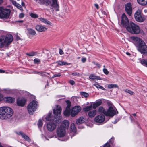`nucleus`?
I'll return each instance as SVG.
<instances>
[{
	"label": "nucleus",
	"mask_w": 147,
	"mask_h": 147,
	"mask_svg": "<svg viewBox=\"0 0 147 147\" xmlns=\"http://www.w3.org/2000/svg\"><path fill=\"white\" fill-rule=\"evenodd\" d=\"M131 38L135 42L138 50L144 55H147V46L144 41L137 37H133Z\"/></svg>",
	"instance_id": "f257e3e1"
},
{
	"label": "nucleus",
	"mask_w": 147,
	"mask_h": 147,
	"mask_svg": "<svg viewBox=\"0 0 147 147\" xmlns=\"http://www.w3.org/2000/svg\"><path fill=\"white\" fill-rule=\"evenodd\" d=\"M13 113V110L8 107H0V119H7L12 116Z\"/></svg>",
	"instance_id": "f03ea898"
},
{
	"label": "nucleus",
	"mask_w": 147,
	"mask_h": 147,
	"mask_svg": "<svg viewBox=\"0 0 147 147\" xmlns=\"http://www.w3.org/2000/svg\"><path fill=\"white\" fill-rule=\"evenodd\" d=\"M13 40V37L10 34H7L0 37V48L3 47L5 45L10 44Z\"/></svg>",
	"instance_id": "7ed1b4c3"
},
{
	"label": "nucleus",
	"mask_w": 147,
	"mask_h": 147,
	"mask_svg": "<svg viewBox=\"0 0 147 147\" xmlns=\"http://www.w3.org/2000/svg\"><path fill=\"white\" fill-rule=\"evenodd\" d=\"M126 29L129 32L133 34H138L140 31L139 26L133 22L130 23Z\"/></svg>",
	"instance_id": "20e7f679"
},
{
	"label": "nucleus",
	"mask_w": 147,
	"mask_h": 147,
	"mask_svg": "<svg viewBox=\"0 0 147 147\" xmlns=\"http://www.w3.org/2000/svg\"><path fill=\"white\" fill-rule=\"evenodd\" d=\"M38 102L35 100H33L27 106V110L29 113L32 115L37 108L38 106Z\"/></svg>",
	"instance_id": "39448f33"
},
{
	"label": "nucleus",
	"mask_w": 147,
	"mask_h": 147,
	"mask_svg": "<svg viewBox=\"0 0 147 147\" xmlns=\"http://www.w3.org/2000/svg\"><path fill=\"white\" fill-rule=\"evenodd\" d=\"M10 11L9 9H4L0 7V18H8L9 16Z\"/></svg>",
	"instance_id": "423d86ee"
},
{
	"label": "nucleus",
	"mask_w": 147,
	"mask_h": 147,
	"mask_svg": "<svg viewBox=\"0 0 147 147\" xmlns=\"http://www.w3.org/2000/svg\"><path fill=\"white\" fill-rule=\"evenodd\" d=\"M121 18V24L125 27L126 29L130 24L128 19L125 13L123 14Z\"/></svg>",
	"instance_id": "0eeeda50"
},
{
	"label": "nucleus",
	"mask_w": 147,
	"mask_h": 147,
	"mask_svg": "<svg viewBox=\"0 0 147 147\" xmlns=\"http://www.w3.org/2000/svg\"><path fill=\"white\" fill-rule=\"evenodd\" d=\"M116 111L117 112L115 108H113L112 106L110 107L105 113L106 116L113 117L116 114Z\"/></svg>",
	"instance_id": "6e6552de"
},
{
	"label": "nucleus",
	"mask_w": 147,
	"mask_h": 147,
	"mask_svg": "<svg viewBox=\"0 0 147 147\" xmlns=\"http://www.w3.org/2000/svg\"><path fill=\"white\" fill-rule=\"evenodd\" d=\"M134 17L136 20L139 22H142L145 20V18L141 15L140 10H138L135 13Z\"/></svg>",
	"instance_id": "1a4fd4ad"
},
{
	"label": "nucleus",
	"mask_w": 147,
	"mask_h": 147,
	"mask_svg": "<svg viewBox=\"0 0 147 147\" xmlns=\"http://www.w3.org/2000/svg\"><path fill=\"white\" fill-rule=\"evenodd\" d=\"M3 99L7 103H12L15 100V99L14 98L7 97L3 98V95L0 93V101L2 100Z\"/></svg>",
	"instance_id": "9d476101"
},
{
	"label": "nucleus",
	"mask_w": 147,
	"mask_h": 147,
	"mask_svg": "<svg viewBox=\"0 0 147 147\" xmlns=\"http://www.w3.org/2000/svg\"><path fill=\"white\" fill-rule=\"evenodd\" d=\"M81 108L80 106H75L72 109L71 112V115L72 117L75 116L77 115L78 113L80 111Z\"/></svg>",
	"instance_id": "9b49d317"
},
{
	"label": "nucleus",
	"mask_w": 147,
	"mask_h": 147,
	"mask_svg": "<svg viewBox=\"0 0 147 147\" xmlns=\"http://www.w3.org/2000/svg\"><path fill=\"white\" fill-rule=\"evenodd\" d=\"M61 110V108L60 106L58 105H57L55 109L53 110V113L55 116L56 117L57 116V117H59L58 119L61 118L60 115Z\"/></svg>",
	"instance_id": "f8f14e48"
},
{
	"label": "nucleus",
	"mask_w": 147,
	"mask_h": 147,
	"mask_svg": "<svg viewBox=\"0 0 147 147\" xmlns=\"http://www.w3.org/2000/svg\"><path fill=\"white\" fill-rule=\"evenodd\" d=\"M57 133L58 136L63 137L65 134V129L63 127L59 126L57 129Z\"/></svg>",
	"instance_id": "ddd939ff"
},
{
	"label": "nucleus",
	"mask_w": 147,
	"mask_h": 147,
	"mask_svg": "<svg viewBox=\"0 0 147 147\" xmlns=\"http://www.w3.org/2000/svg\"><path fill=\"white\" fill-rule=\"evenodd\" d=\"M56 125L53 122H50L47 124V129L49 131H52L56 128Z\"/></svg>",
	"instance_id": "4468645a"
},
{
	"label": "nucleus",
	"mask_w": 147,
	"mask_h": 147,
	"mask_svg": "<svg viewBox=\"0 0 147 147\" xmlns=\"http://www.w3.org/2000/svg\"><path fill=\"white\" fill-rule=\"evenodd\" d=\"M105 119L104 115L100 114L96 116L94 118L95 121L98 123H101L103 122Z\"/></svg>",
	"instance_id": "2eb2a0df"
},
{
	"label": "nucleus",
	"mask_w": 147,
	"mask_h": 147,
	"mask_svg": "<svg viewBox=\"0 0 147 147\" xmlns=\"http://www.w3.org/2000/svg\"><path fill=\"white\" fill-rule=\"evenodd\" d=\"M26 99L24 98H18L17 100V103L18 105L21 107L24 106L26 102Z\"/></svg>",
	"instance_id": "dca6fc26"
},
{
	"label": "nucleus",
	"mask_w": 147,
	"mask_h": 147,
	"mask_svg": "<svg viewBox=\"0 0 147 147\" xmlns=\"http://www.w3.org/2000/svg\"><path fill=\"white\" fill-rule=\"evenodd\" d=\"M52 3L51 5L52 7L54 8V9L56 11H59V5L57 3V0H52Z\"/></svg>",
	"instance_id": "f3484780"
},
{
	"label": "nucleus",
	"mask_w": 147,
	"mask_h": 147,
	"mask_svg": "<svg viewBox=\"0 0 147 147\" xmlns=\"http://www.w3.org/2000/svg\"><path fill=\"white\" fill-rule=\"evenodd\" d=\"M125 10L127 14L131 16L132 13V7L131 4L130 3H127L125 6Z\"/></svg>",
	"instance_id": "a211bd4d"
},
{
	"label": "nucleus",
	"mask_w": 147,
	"mask_h": 147,
	"mask_svg": "<svg viewBox=\"0 0 147 147\" xmlns=\"http://www.w3.org/2000/svg\"><path fill=\"white\" fill-rule=\"evenodd\" d=\"M36 30L39 32H44L46 31L47 28L42 25H38L36 26Z\"/></svg>",
	"instance_id": "6ab92c4d"
},
{
	"label": "nucleus",
	"mask_w": 147,
	"mask_h": 147,
	"mask_svg": "<svg viewBox=\"0 0 147 147\" xmlns=\"http://www.w3.org/2000/svg\"><path fill=\"white\" fill-rule=\"evenodd\" d=\"M69 124V123L68 121L64 120L62 123L61 125L60 126L62 127H63L65 129V128L67 129L68 128Z\"/></svg>",
	"instance_id": "aec40b11"
},
{
	"label": "nucleus",
	"mask_w": 147,
	"mask_h": 147,
	"mask_svg": "<svg viewBox=\"0 0 147 147\" xmlns=\"http://www.w3.org/2000/svg\"><path fill=\"white\" fill-rule=\"evenodd\" d=\"M18 134L19 135H21L22 138H24L28 142H30L31 141L30 138L24 133L21 132H20L18 133Z\"/></svg>",
	"instance_id": "412c9836"
},
{
	"label": "nucleus",
	"mask_w": 147,
	"mask_h": 147,
	"mask_svg": "<svg viewBox=\"0 0 147 147\" xmlns=\"http://www.w3.org/2000/svg\"><path fill=\"white\" fill-rule=\"evenodd\" d=\"M96 110H94L89 111L88 113V115L90 118H92L94 117L96 114Z\"/></svg>",
	"instance_id": "4be33fe9"
},
{
	"label": "nucleus",
	"mask_w": 147,
	"mask_h": 147,
	"mask_svg": "<svg viewBox=\"0 0 147 147\" xmlns=\"http://www.w3.org/2000/svg\"><path fill=\"white\" fill-rule=\"evenodd\" d=\"M102 103V101L101 100L99 99L97 100L96 102L93 104V107L95 109L98 106L100 105Z\"/></svg>",
	"instance_id": "5701e85b"
},
{
	"label": "nucleus",
	"mask_w": 147,
	"mask_h": 147,
	"mask_svg": "<svg viewBox=\"0 0 147 147\" xmlns=\"http://www.w3.org/2000/svg\"><path fill=\"white\" fill-rule=\"evenodd\" d=\"M89 78V79L92 80H94L95 79H97L99 80H101L100 77L99 76H96L94 74H91L90 75Z\"/></svg>",
	"instance_id": "b1692460"
},
{
	"label": "nucleus",
	"mask_w": 147,
	"mask_h": 147,
	"mask_svg": "<svg viewBox=\"0 0 147 147\" xmlns=\"http://www.w3.org/2000/svg\"><path fill=\"white\" fill-rule=\"evenodd\" d=\"M39 20L45 24L51 25V23L46 19L40 18H39Z\"/></svg>",
	"instance_id": "393cba45"
},
{
	"label": "nucleus",
	"mask_w": 147,
	"mask_h": 147,
	"mask_svg": "<svg viewBox=\"0 0 147 147\" xmlns=\"http://www.w3.org/2000/svg\"><path fill=\"white\" fill-rule=\"evenodd\" d=\"M56 63H57V64L60 66L64 65H71V63H68L64 61H60L54 62L53 64H55Z\"/></svg>",
	"instance_id": "a878e982"
},
{
	"label": "nucleus",
	"mask_w": 147,
	"mask_h": 147,
	"mask_svg": "<svg viewBox=\"0 0 147 147\" xmlns=\"http://www.w3.org/2000/svg\"><path fill=\"white\" fill-rule=\"evenodd\" d=\"M85 119L82 117H80L76 121V123L77 124H80L84 122Z\"/></svg>",
	"instance_id": "bb28decb"
},
{
	"label": "nucleus",
	"mask_w": 147,
	"mask_h": 147,
	"mask_svg": "<svg viewBox=\"0 0 147 147\" xmlns=\"http://www.w3.org/2000/svg\"><path fill=\"white\" fill-rule=\"evenodd\" d=\"M52 113H49L48 115L45 117V119L46 121H50V122H53V119L51 117Z\"/></svg>",
	"instance_id": "cd10ccee"
},
{
	"label": "nucleus",
	"mask_w": 147,
	"mask_h": 147,
	"mask_svg": "<svg viewBox=\"0 0 147 147\" xmlns=\"http://www.w3.org/2000/svg\"><path fill=\"white\" fill-rule=\"evenodd\" d=\"M27 30L28 33L30 35L35 36L36 34V32L35 31L31 28H28Z\"/></svg>",
	"instance_id": "c85d7f7f"
},
{
	"label": "nucleus",
	"mask_w": 147,
	"mask_h": 147,
	"mask_svg": "<svg viewBox=\"0 0 147 147\" xmlns=\"http://www.w3.org/2000/svg\"><path fill=\"white\" fill-rule=\"evenodd\" d=\"M138 2L142 5H147V0H137Z\"/></svg>",
	"instance_id": "c756f323"
},
{
	"label": "nucleus",
	"mask_w": 147,
	"mask_h": 147,
	"mask_svg": "<svg viewBox=\"0 0 147 147\" xmlns=\"http://www.w3.org/2000/svg\"><path fill=\"white\" fill-rule=\"evenodd\" d=\"M70 108H66L64 112V114L65 116H68L70 115Z\"/></svg>",
	"instance_id": "7c9ffc66"
},
{
	"label": "nucleus",
	"mask_w": 147,
	"mask_h": 147,
	"mask_svg": "<svg viewBox=\"0 0 147 147\" xmlns=\"http://www.w3.org/2000/svg\"><path fill=\"white\" fill-rule=\"evenodd\" d=\"M98 111L101 113H103L106 115V111L102 107H99L98 109Z\"/></svg>",
	"instance_id": "2f4dec72"
},
{
	"label": "nucleus",
	"mask_w": 147,
	"mask_h": 147,
	"mask_svg": "<svg viewBox=\"0 0 147 147\" xmlns=\"http://www.w3.org/2000/svg\"><path fill=\"white\" fill-rule=\"evenodd\" d=\"M92 108V106H87L83 108V110L85 112H87L91 110Z\"/></svg>",
	"instance_id": "473e14b6"
},
{
	"label": "nucleus",
	"mask_w": 147,
	"mask_h": 147,
	"mask_svg": "<svg viewBox=\"0 0 147 147\" xmlns=\"http://www.w3.org/2000/svg\"><path fill=\"white\" fill-rule=\"evenodd\" d=\"M93 85L95 86L98 89H100L104 90H106L104 87L98 84H94Z\"/></svg>",
	"instance_id": "72a5a7b5"
},
{
	"label": "nucleus",
	"mask_w": 147,
	"mask_h": 147,
	"mask_svg": "<svg viewBox=\"0 0 147 147\" xmlns=\"http://www.w3.org/2000/svg\"><path fill=\"white\" fill-rule=\"evenodd\" d=\"M80 94L82 97H84L85 98H86L89 96V94L88 93L85 92H80Z\"/></svg>",
	"instance_id": "f704fd0d"
},
{
	"label": "nucleus",
	"mask_w": 147,
	"mask_h": 147,
	"mask_svg": "<svg viewBox=\"0 0 147 147\" xmlns=\"http://www.w3.org/2000/svg\"><path fill=\"white\" fill-rule=\"evenodd\" d=\"M109 88H118V86L116 84H109L108 86Z\"/></svg>",
	"instance_id": "c9c22d12"
},
{
	"label": "nucleus",
	"mask_w": 147,
	"mask_h": 147,
	"mask_svg": "<svg viewBox=\"0 0 147 147\" xmlns=\"http://www.w3.org/2000/svg\"><path fill=\"white\" fill-rule=\"evenodd\" d=\"M70 128L71 131H74L76 128L75 124L74 123H72L71 125Z\"/></svg>",
	"instance_id": "e433bc0d"
},
{
	"label": "nucleus",
	"mask_w": 147,
	"mask_h": 147,
	"mask_svg": "<svg viewBox=\"0 0 147 147\" xmlns=\"http://www.w3.org/2000/svg\"><path fill=\"white\" fill-rule=\"evenodd\" d=\"M140 63L144 65L147 67V60L142 59L141 60Z\"/></svg>",
	"instance_id": "4c0bfd02"
},
{
	"label": "nucleus",
	"mask_w": 147,
	"mask_h": 147,
	"mask_svg": "<svg viewBox=\"0 0 147 147\" xmlns=\"http://www.w3.org/2000/svg\"><path fill=\"white\" fill-rule=\"evenodd\" d=\"M37 54V53L35 52H31L29 53H27L26 55L29 56H33L36 55Z\"/></svg>",
	"instance_id": "58836bf2"
},
{
	"label": "nucleus",
	"mask_w": 147,
	"mask_h": 147,
	"mask_svg": "<svg viewBox=\"0 0 147 147\" xmlns=\"http://www.w3.org/2000/svg\"><path fill=\"white\" fill-rule=\"evenodd\" d=\"M125 92H127L129 93L131 95H133L134 94V92L133 91L128 89L125 90Z\"/></svg>",
	"instance_id": "ea45409f"
},
{
	"label": "nucleus",
	"mask_w": 147,
	"mask_h": 147,
	"mask_svg": "<svg viewBox=\"0 0 147 147\" xmlns=\"http://www.w3.org/2000/svg\"><path fill=\"white\" fill-rule=\"evenodd\" d=\"M43 125V123L42 120L40 119L38 121V126L39 128H40L42 127Z\"/></svg>",
	"instance_id": "a19ab883"
},
{
	"label": "nucleus",
	"mask_w": 147,
	"mask_h": 147,
	"mask_svg": "<svg viewBox=\"0 0 147 147\" xmlns=\"http://www.w3.org/2000/svg\"><path fill=\"white\" fill-rule=\"evenodd\" d=\"M66 104L67 105V106L66 107V108H70V107L71 106V103L69 100H67L66 101Z\"/></svg>",
	"instance_id": "79ce46f5"
},
{
	"label": "nucleus",
	"mask_w": 147,
	"mask_h": 147,
	"mask_svg": "<svg viewBox=\"0 0 147 147\" xmlns=\"http://www.w3.org/2000/svg\"><path fill=\"white\" fill-rule=\"evenodd\" d=\"M40 60L38 58H35L34 60V63L35 64H38L40 62Z\"/></svg>",
	"instance_id": "37998d69"
},
{
	"label": "nucleus",
	"mask_w": 147,
	"mask_h": 147,
	"mask_svg": "<svg viewBox=\"0 0 147 147\" xmlns=\"http://www.w3.org/2000/svg\"><path fill=\"white\" fill-rule=\"evenodd\" d=\"M51 2L49 0H45L44 4L47 6L50 4Z\"/></svg>",
	"instance_id": "c03bdc74"
},
{
	"label": "nucleus",
	"mask_w": 147,
	"mask_h": 147,
	"mask_svg": "<svg viewBox=\"0 0 147 147\" xmlns=\"http://www.w3.org/2000/svg\"><path fill=\"white\" fill-rule=\"evenodd\" d=\"M103 71L104 72V73L106 75H108L109 73V71L106 68H104L103 69Z\"/></svg>",
	"instance_id": "a18cd8bd"
},
{
	"label": "nucleus",
	"mask_w": 147,
	"mask_h": 147,
	"mask_svg": "<svg viewBox=\"0 0 147 147\" xmlns=\"http://www.w3.org/2000/svg\"><path fill=\"white\" fill-rule=\"evenodd\" d=\"M30 16L32 17L35 18H37L38 16V15H37V14L33 13H31Z\"/></svg>",
	"instance_id": "49530a36"
},
{
	"label": "nucleus",
	"mask_w": 147,
	"mask_h": 147,
	"mask_svg": "<svg viewBox=\"0 0 147 147\" xmlns=\"http://www.w3.org/2000/svg\"><path fill=\"white\" fill-rule=\"evenodd\" d=\"M17 8L19 9L20 10H22V8L21 5L19 4L18 3L16 6Z\"/></svg>",
	"instance_id": "de8ad7c7"
},
{
	"label": "nucleus",
	"mask_w": 147,
	"mask_h": 147,
	"mask_svg": "<svg viewBox=\"0 0 147 147\" xmlns=\"http://www.w3.org/2000/svg\"><path fill=\"white\" fill-rule=\"evenodd\" d=\"M71 74L74 76H79L80 75V74L77 72L72 73Z\"/></svg>",
	"instance_id": "09e8293b"
},
{
	"label": "nucleus",
	"mask_w": 147,
	"mask_h": 147,
	"mask_svg": "<svg viewBox=\"0 0 147 147\" xmlns=\"http://www.w3.org/2000/svg\"><path fill=\"white\" fill-rule=\"evenodd\" d=\"M45 0H39L38 3L40 4H44Z\"/></svg>",
	"instance_id": "8fccbe9b"
},
{
	"label": "nucleus",
	"mask_w": 147,
	"mask_h": 147,
	"mask_svg": "<svg viewBox=\"0 0 147 147\" xmlns=\"http://www.w3.org/2000/svg\"><path fill=\"white\" fill-rule=\"evenodd\" d=\"M86 60V58L85 57H83L82 58L81 61L83 63H85Z\"/></svg>",
	"instance_id": "3c124183"
},
{
	"label": "nucleus",
	"mask_w": 147,
	"mask_h": 147,
	"mask_svg": "<svg viewBox=\"0 0 147 147\" xmlns=\"http://www.w3.org/2000/svg\"><path fill=\"white\" fill-rule=\"evenodd\" d=\"M61 74H60L59 73L57 74H55L53 75V77H60L61 76Z\"/></svg>",
	"instance_id": "603ef678"
},
{
	"label": "nucleus",
	"mask_w": 147,
	"mask_h": 147,
	"mask_svg": "<svg viewBox=\"0 0 147 147\" xmlns=\"http://www.w3.org/2000/svg\"><path fill=\"white\" fill-rule=\"evenodd\" d=\"M70 83L72 85H73L75 84V82L73 80H70L69 81Z\"/></svg>",
	"instance_id": "864d4df0"
},
{
	"label": "nucleus",
	"mask_w": 147,
	"mask_h": 147,
	"mask_svg": "<svg viewBox=\"0 0 147 147\" xmlns=\"http://www.w3.org/2000/svg\"><path fill=\"white\" fill-rule=\"evenodd\" d=\"M59 53L61 55H63V51L61 49H59Z\"/></svg>",
	"instance_id": "5fc2aeb1"
},
{
	"label": "nucleus",
	"mask_w": 147,
	"mask_h": 147,
	"mask_svg": "<svg viewBox=\"0 0 147 147\" xmlns=\"http://www.w3.org/2000/svg\"><path fill=\"white\" fill-rule=\"evenodd\" d=\"M104 147H110V144L109 143H107L104 145Z\"/></svg>",
	"instance_id": "6e6d98bb"
},
{
	"label": "nucleus",
	"mask_w": 147,
	"mask_h": 147,
	"mask_svg": "<svg viewBox=\"0 0 147 147\" xmlns=\"http://www.w3.org/2000/svg\"><path fill=\"white\" fill-rule=\"evenodd\" d=\"M24 16V14L23 13H21L19 14V17L20 18H22Z\"/></svg>",
	"instance_id": "4d7b16f0"
},
{
	"label": "nucleus",
	"mask_w": 147,
	"mask_h": 147,
	"mask_svg": "<svg viewBox=\"0 0 147 147\" xmlns=\"http://www.w3.org/2000/svg\"><path fill=\"white\" fill-rule=\"evenodd\" d=\"M94 6L96 8V9H99V6L98 4H94Z\"/></svg>",
	"instance_id": "13d9d810"
},
{
	"label": "nucleus",
	"mask_w": 147,
	"mask_h": 147,
	"mask_svg": "<svg viewBox=\"0 0 147 147\" xmlns=\"http://www.w3.org/2000/svg\"><path fill=\"white\" fill-rule=\"evenodd\" d=\"M95 64L97 65L99 68H100L101 66V65L98 64V63H96Z\"/></svg>",
	"instance_id": "bf43d9fd"
},
{
	"label": "nucleus",
	"mask_w": 147,
	"mask_h": 147,
	"mask_svg": "<svg viewBox=\"0 0 147 147\" xmlns=\"http://www.w3.org/2000/svg\"><path fill=\"white\" fill-rule=\"evenodd\" d=\"M12 3L13 5H14L15 6H16L17 4H18L15 1H12Z\"/></svg>",
	"instance_id": "052dcab7"
},
{
	"label": "nucleus",
	"mask_w": 147,
	"mask_h": 147,
	"mask_svg": "<svg viewBox=\"0 0 147 147\" xmlns=\"http://www.w3.org/2000/svg\"><path fill=\"white\" fill-rule=\"evenodd\" d=\"M102 12L104 15H106L107 14L106 12L105 11H102Z\"/></svg>",
	"instance_id": "680f3d73"
},
{
	"label": "nucleus",
	"mask_w": 147,
	"mask_h": 147,
	"mask_svg": "<svg viewBox=\"0 0 147 147\" xmlns=\"http://www.w3.org/2000/svg\"><path fill=\"white\" fill-rule=\"evenodd\" d=\"M20 39V38L18 36H16V39H17V40H18Z\"/></svg>",
	"instance_id": "e2e57ef3"
},
{
	"label": "nucleus",
	"mask_w": 147,
	"mask_h": 147,
	"mask_svg": "<svg viewBox=\"0 0 147 147\" xmlns=\"http://www.w3.org/2000/svg\"><path fill=\"white\" fill-rule=\"evenodd\" d=\"M4 72H5L4 71L0 69V73H3Z\"/></svg>",
	"instance_id": "0e129e2a"
},
{
	"label": "nucleus",
	"mask_w": 147,
	"mask_h": 147,
	"mask_svg": "<svg viewBox=\"0 0 147 147\" xmlns=\"http://www.w3.org/2000/svg\"><path fill=\"white\" fill-rule=\"evenodd\" d=\"M21 4L23 6H24L25 5V3L23 2H22Z\"/></svg>",
	"instance_id": "69168bd1"
},
{
	"label": "nucleus",
	"mask_w": 147,
	"mask_h": 147,
	"mask_svg": "<svg viewBox=\"0 0 147 147\" xmlns=\"http://www.w3.org/2000/svg\"><path fill=\"white\" fill-rule=\"evenodd\" d=\"M114 138H113V137H112V138H111V139L110 140H109V142H111V140H114Z\"/></svg>",
	"instance_id": "338daca9"
},
{
	"label": "nucleus",
	"mask_w": 147,
	"mask_h": 147,
	"mask_svg": "<svg viewBox=\"0 0 147 147\" xmlns=\"http://www.w3.org/2000/svg\"><path fill=\"white\" fill-rule=\"evenodd\" d=\"M126 54L128 55H130V54L129 52H126Z\"/></svg>",
	"instance_id": "774afa93"
}]
</instances>
